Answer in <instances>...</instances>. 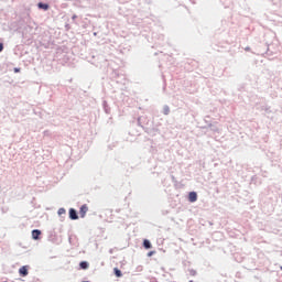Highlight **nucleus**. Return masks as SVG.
<instances>
[{
	"label": "nucleus",
	"instance_id": "f03ea898",
	"mask_svg": "<svg viewBox=\"0 0 282 282\" xmlns=\"http://www.w3.org/2000/svg\"><path fill=\"white\" fill-rule=\"evenodd\" d=\"M29 267L28 265H23L20 270H19V273L22 275V276H26L29 274Z\"/></svg>",
	"mask_w": 282,
	"mask_h": 282
},
{
	"label": "nucleus",
	"instance_id": "4468645a",
	"mask_svg": "<svg viewBox=\"0 0 282 282\" xmlns=\"http://www.w3.org/2000/svg\"><path fill=\"white\" fill-rule=\"evenodd\" d=\"M281 270H282V267H281Z\"/></svg>",
	"mask_w": 282,
	"mask_h": 282
},
{
	"label": "nucleus",
	"instance_id": "9d476101",
	"mask_svg": "<svg viewBox=\"0 0 282 282\" xmlns=\"http://www.w3.org/2000/svg\"><path fill=\"white\" fill-rule=\"evenodd\" d=\"M64 214H66L65 208H59V209H58V215H64Z\"/></svg>",
	"mask_w": 282,
	"mask_h": 282
},
{
	"label": "nucleus",
	"instance_id": "0eeeda50",
	"mask_svg": "<svg viewBox=\"0 0 282 282\" xmlns=\"http://www.w3.org/2000/svg\"><path fill=\"white\" fill-rule=\"evenodd\" d=\"M88 267H89L88 262H86V261L79 262V268L86 270V269H88Z\"/></svg>",
	"mask_w": 282,
	"mask_h": 282
},
{
	"label": "nucleus",
	"instance_id": "39448f33",
	"mask_svg": "<svg viewBox=\"0 0 282 282\" xmlns=\"http://www.w3.org/2000/svg\"><path fill=\"white\" fill-rule=\"evenodd\" d=\"M40 235H41L40 229H33V230H32V238H33L34 240H37L39 237H40Z\"/></svg>",
	"mask_w": 282,
	"mask_h": 282
},
{
	"label": "nucleus",
	"instance_id": "f8f14e48",
	"mask_svg": "<svg viewBox=\"0 0 282 282\" xmlns=\"http://www.w3.org/2000/svg\"><path fill=\"white\" fill-rule=\"evenodd\" d=\"M3 48H4L3 43H0V53L3 52Z\"/></svg>",
	"mask_w": 282,
	"mask_h": 282
},
{
	"label": "nucleus",
	"instance_id": "ddd939ff",
	"mask_svg": "<svg viewBox=\"0 0 282 282\" xmlns=\"http://www.w3.org/2000/svg\"><path fill=\"white\" fill-rule=\"evenodd\" d=\"M14 70H15V73H18V72H20V68H15Z\"/></svg>",
	"mask_w": 282,
	"mask_h": 282
},
{
	"label": "nucleus",
	"instance_id": "6e6552de",
	"mask_svg": "<svg viewBox=\"0 0 282 282\" xmlns=\"http://www.w3.org/2000/svg\"><path fill=\"white\" fill-rule=\"evenodd\" d=\"M113 271H115V274H116L117 278H121L122 276V272L118 268H115Z\"/></svg>",
	"mask_w": 282,
	"mask_h": 282
},
{
	"label": "nucleus",
	"instance_id": "1a4fd4ad",
	"mask_svg": "<svg viewBox=\"0 0 282 282\" xmlns=\"http://www.w3.org/2000/svg\"><path fill=\"white\" fill-rule=\"evenodd\" d=\"M37 6H39L40 9H44V10L50 9L48 4H45V3H42V2H40Z\"/></svg>",
	"mask_w": 282,
	"mask_h": 282
},
{
	"label": "nucleus",
	"instance_id": "f257e3e1",
	"mask_svg": "<svg viewBox=\"0 0 282 282\" xmlns=\"http://www.w3.org/2000/svg\"><path fill=\"white\" fill-rule=\"evenodd\" d=\"M197 193L196 192H191L189 194H188V200L191 202V203H195L196 200H197Z\"/></svg>",
	"mask_w": 282,
	"mask_h": 282
},
{
	"label": "nucleus",
	"instance_id": "423d86ee",
	"mask_svg": "<svg viewBox=\"0 0 282 282\" xmlns=\"http://www.w3.org/2000/svg\"><path fill=\"white\" fill-rule=\"evenodd\" d=\"M151 242H150V240H148V239H145V240H143V248H145V249H151Z\"/></svg>",
	"mask_w": 282,
	"mask_h": 282
},
{
	"label": "nucleus",
	"instance_id": "9b49d317",
	"mask_svg": "<svg viewBox=\"0 0 282 282\" xmlns=\"http://www.w3.org/2000/svg\"><path fill=\"white\" fill-rule=\"evenodd\" d=\"M154 254H155V251H150V252L148 253V257L151 258V257L154 256Z\"/></svg>",
	"mask_w": 282,
	"mask_h": 282
},
{
	"label": "nucleus",
	"instance_id": "7ed1b4c3",
	"mask_svg": "<svg viewBox=\"0 0 282 282\" xmlns=\"http://www.w3.org/2000/svg\"><path fill=\"white\" fill-rule=\"evenodd\" d=\"M69 218H70L72 220H77V219H78L77 213H76V210L73 209V208L69 209Z\"/></svg>",
	"mask_w": 282,
	"mask_h": 282
},
{
	"label": "nucleus",
	"instance_id": "20e7f679",
	"mask_svg": "<svg viewBox=\"0 0 282 282\" xmlns=\"http://www.w3.org/2000/svg\"><path fill=\"white\" fill-rule=\"evenodd\" d=\"M88 212L87 205H83L82 208H79V215L84 218L86 216V213Z\"/></svg>",
	"mask_w": 282,
	"mask_h": 282
}]
</instances>
